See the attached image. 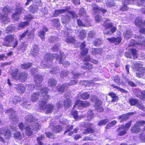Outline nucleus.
Segmentation results:
<instances>
[{
	"label": "nucleus",
	"mask_w": 145,
	"mask_h": 145,
	"mask_svg": "<svg viewBox=\"0 0 145 145\" xmlns=\"http://www.w3.org/2000/svg\"><path fill=\"white\" fill-rule=\"evenodd\" d=\"M48 90L47 88L45 87L42 88L39 93L35 92L32 93L31 98V101L33 102L36 101L38 99L39 95L44 97V98H46L48 97V95H47Z\"/></svg>",
	"instance_id": "obj_1"
},
{
	"label": "nucleus",
	"mask_w": 145,
	"mask_h": 145,
	"mask_svg": "<svg viewBox=\"0 0 145 145\" xmlns=\"http://www.w3.org/2000/svg\"><path fill=\"white\" fill-rule=\"evenodd\" d=\"M0 141L5 142L3 137L5 139H9L11 136V133L8 129H5V128H2L0 130Z\"/></svg>",
	"instance_id": "obj_2"
},
{
	"label": "nucleus",
	"mask_w": 145,
	"mask_h": 145,
	"mask_svg": "<svg viewBox=\"0 0 145 145\" xmlns=\"http://www.w3.org/2000/svg\"><path fill=\"white\" fill-rule=\"evenodd\" d=\"M134 68L137 71V76L140 77L142 76L145 73V68L142 66V64L140 62H137L134 65Z\"/></svg>",
	"instance_id": "obj_3"
},
{
	"label": "nucleus",
	"mask_w": 145,
	"mask_h": 145,
	"mask_svg": "<svg viewBox=\"0 0 145 145\" xmlns=\"http://www.w3.org/2000/svg\"><path fill=\"white\" fill-rule=\"evenodd\" d=\"M61 103V102H57L56 105V107L54 106L52 104H49L46 105L44 109L46 110V113H51L54 109L56 111H57L59 108L63 106V105Z\"/></svg>",
	"instance_id": "obj_4"
},
{
	"label": "nucleus",
	"mask_w": 145,
	"mask_h": 145,
	"mask_svg": "<svg viewBox=\"0 0 145 145\" xmlns=\"http://www.w3.org/2000/svg\"><path fill=\"white\" fill-rule=\"evenodd\" d=\"M7 114L9 115V118L11 119H14L13 120L14 124H16L17 123V121H18V117L15 113V111L13 109L10 108L7 111Z\"/></svg>",
	"instance_id": "obj_5"
},
{
	"label": "nucleus",
	"mask_w": 145,
	"mask_h": 145,
	"mask_svg": "<svg viewBox=\"0 0 145 145\" xmlns=\"http://www.w3.org/2000/svg\"><path fill=\"white\" fill-rule=\"evenodd\" d=\"M14 39L13 36L12 35L7 36L4 38L5 41L3 43V45L8 47L10 46V43L13 41Z\"/></svg>",
	"instance_id": "obj_6"
},
{
	"label": "nucleus",
	"mask_w": 145,
	"mask_h": 145,
	"mask_svg": "<svg viewBox=\"0 0 145 145\" xmlns=\"http://www.w3.org/2000/svg\"><path fill=\"white\" fill-rule=\"evenodd\" d=\"M25 10L21 7L17 8L16 10L15 13H14L12 16V18L14 20H18L19 19V16L21 13H24Z\"/></svg>",
	"instance_id": "obj_7"
},
{
	"label": "nucleus",
	"mask_w": 145,
	"mask_h": 145,
	"mask_svg": "<svg viewBox=\"0 0 145 145\" xmlns=\"http://www.w3.org/2000/svg\"><path fill=\"white\" fill-rule=\"evenodd\" d=\"M65 56L63 54H60V56L58 55L57 59L59 61V63L60 64H62L64 67H67L69 65L70 63L68 61L65 62L63 61L64 59L65 58Z\"/></svg>",
	"instance_id": "obj_8"
},
{
	"label": "nucleus",
	"mask_w": 145,
	"mask_h": 145,
	"mask_svg": "<svg viewBox=\"0 0 145 145\" xmlns=\"http://www.w3.org/2000/svg\"><path fill=\"white\" fill-rule=\"evenodd\" d=\"M58 57L57 54H54V55L51 54L50 53H47L45 54L44 56V59L48 61H52V60L54 58L56 59Z\"/></svg>",
	"instance_id": "obj_9"
},
{
	"label": "nucleus",
	"mask_w": 145,
	"mask_h": 145,
	"mask_svg": "<svg viewBox=\"0 0 145 145\" xmlns=\"http://www.w3.org/2000/svg\"><path fill=\"white\" fill-rule=\"evenodd\" d=\"M96 103L94 105V107L95 109L98 110V111L100 112H102L103 110V108L101 107V102L100 100L96 99Z\"/></svg>",
	"instance_id": "obj_10"
},
{
	"label": "nucleus",
	"mask_w": 145,
	"mask_h": 145,
	"mask_svg": "<svg viewBox=\"0 0 145 145\" xmlns=\"http://www.w3.org/2000/svg\"><path fill=\"white\" fill-rule=\"evenodd\" d=\"M107 39L110 42L114 43L116 45L119 44L121 41L120 37H117L116 38L114 37L108 38Z\"/></svg>",
	"instance_id": "obj_11"
},
{
	"label": "nucleus",
	"mask_w": 145,
	"mask_h": 145,
	"mask_svg": "<svg viewBox=\"0 0 145 145\" xmlns=\"http://www.w3.org/2000/svg\"><path fill=\"white\" fill-rule=\"evenodd\" d=\"M15 87L18 91L20 93H22L25 91V88L22 84H16L15 85Z\"/></svg>",
	"instance_id": "obj_12"
},
{
	"label": "nucleus",
	"mask_w": 145,
	"mask_h": 145,
	"mask_svg": "<svg viewBox=\"0 0 145 145\" xmlns=\"http://www.w3.org/2000/svg\"><path fill=\"white\" fill-rule=\"evenodd\" d=\"M71 18V16H69L68 13L65 15L62 16L61 19L62 22L63 24H65V25L66 26V24L69 22Z\"/></svg>",
	"instance_id": "obj_13"
},
{
	"label": "nucleus",
	"mask_w": 145,
	"mask_h": 145,
	"mask_svg": "<svg viewBox=\"0 0 145 145\" xmlns=\"http://www.w3.org/2000/svg\"><path fill=\"white\" fill-rule=\"evenodd\" d=\"M135 0H123V3L124 4L121 8V10L122 11H126L128 9V7L126 5L130 3L131 1L132 2L135 1Z\"/></svg>",
	"instance_id": "obj_14"
},
{
	"label": "nucleus",
	"mask_w": 145,
	"mask_h": 145,
	"mask_svg": "<svg viewBox=\"0 0 145 145\" xmlns=\"http://www.w3.org/2000/svg\"><path fill=\"white\" fill-rule=\"evenodd\" d=\"M92 7L93 12H97L99 11H101L103 13H105L106 11L105 9H100L97 5L95 4H92Z\"/></svg>",
	"instance_id": "obj_15"
},
{
	"label": "nucleus",
	"mask_w": 145,
	"mask_h": 145,
	"mask_svg": "<svg viewBox=\"0 0 145 145\" xmlns=\"http://www.w3.org/2000/svg\"><path fill=\"white\" fill-rule=\"evenodd\" d=\"M34 78L35 83L37 84H40L42 82L43 79V77L39 74H37L35 75Z\"/></svg>",
	"instance_id": "obj_16"
},
{
	"label": "nucleus",
	"mask_w": 145,
	"mask_h": 145,
	"mask_svg": "<svg viewBox=\"0 0 145 145\" xmlns=\"http://www.w3.org/2000/svg\"><path fill=\"white\" fill-rule=\"evenodd\" d=\"M64 33H65V35L66 36H65V37L66 38L67 37V38L63 39V40H65V42L68 43H72L74 41V39L71 36H69L68 35V32H64Z\"/></svg>",
	"instance_id": "obj_17"
},
{
	"label": "nucleus",
	"mask_w": 145,
	"mask_h": 145,
	"mask_svg": "<svg viewBox=\"0 0 145 145\" xmlns=\"http://www.w3.org/2000/svg\"><path fill=\"white\" fill-rule=\"evenodd\" d=\"M131 131L132 133L137 134L140 131V128L137 127V124H135L134 126L131 127Z\"/></svg>",
	"instance_id": "obj_18"
},
{
	"label": "nucleus",
	"mask_w": 145,
	"mask_h": 145,
	"mask_svg": "<svg viewBox=\"0 0 145 145\" xmlns=\"http://www.w3.org/2000/svg\"><path fill=\"white\" fill-rule=\"evenodd\" d=\"M25 120L28 123H29L34 122L35 119L33 116L31 114H29L25 117Z\"/></svg>",
	"instance_id": "obj_19"
},
{
	"label": "nucleus",
	"mask_w": 145,
	"mask_h": 145,
	"mask_svg": "<svg viewBox=\"0 0 145 145\" xmlns=\"http://www.w3.org/2000/svg\"><path fill=\"white\" fill-rule=\"evenodd\" d=\"M27 46V44L25 43H22L18 45L17 47V49L19 51L24 52L26 50Z\"/></svg>",
	"instance_id": "obj_20"
},
{
	"label": "nucleus",
	"mask_w": 145,
	"mask_h": 145,
	"mask_svg": "<svg viewBox=\"0 0 145 145\" xmlns=\"http://www.w3.org/2000/svg\"><path fill=\"white\" fill-rule=\"evenodd\" d=\"M27 73L25 72L21 73L18 76V79L21 82L24 81L27 79Z\"/></svg>",
	"instance_id": "obj_21"
},
{
	"label": "nucleus",
	"mask_w": 145,
	"mask_h": 145,
	"mask_svg": "<svg viewBox=\"0 0 145 145\" xmlns=\"http://www.w3.org/2000/svg\"><path fill=\"white\" fill-rule=\"evenodd\" d=\"M39 48L37 45H35L33 47V49L31 50V54L34 57H35L38 54Z\"/></svg>",
	"instance_id": "obj_22"
},
{
	"label": "nucleus",
	"mask_w": 145,
	"mask_h": 145,
	"mask_svg": "<svg viewBox=\"0 0 145 145\" xmlns=\"http://www.w3.org/2000/svg\"><path fill=\"white\" fill-rule=\"evenodd\" d=\"M136 38L138 39V45H143L145 44V38L141 36H137Z\"/></svg>",
	"instance_id": "obj_23"
},
{
	"label": "nucleus",
	"mask_w": 145,
	"mask_h": 145,
	"mask_svg": "<svg viewBox=\"0 0 145 145\" xmlns=\"http://www.w3.org/2000/svg\"><path fill=\"white\" fill-rule=\"evenodd\" d=\"M131 124V121H130L128 123L125 125H121L118 129H117V131H119L120 130H121L123 129H125L126 130H127L129 128Z\"/></svg>",
	"instance_id": "obj_24"
},
{
	"label": "nucleus",
	"mask_w": 145,
	"mask_h": 145,
	"mask_svg": "<svg viewBox=\"0 0 145 145\" xmlns=\"http://www.w3.org/2000/svg\"><path fill=\"white\" fill-rule=\"evenodd\" d=\"M29 22L27 21L22 22L20 23L18 26V29L20 30L21 29H23L24 27L29 25Z\"/></svg>",
	"instance_id": "obj_25"
},
{
	"label": "nucleus",
	"mask_w": 145,
	"mask_h": 145,
	"mask_svg": "<svg viewBox=\"0 0 145 145\" xmlns=\"http://www.w3.org/2000/svg\"><path fill=\"white\" fill-rule=\"evenodd\" d=\"M68 10V9L67 8L55 10L54 14V16H56L59 15L60 14H62L65 12L67 11Z\"/></svg>",
	"instance_id": "obj_26"
},
{
	"label": "nucleus",
	"mask_w": 145,
	"mask_h": 145,
	"mask_svg": "<svg viewBox=\"0 0 145 145\" xmlns=\"http://www.w3.org/2000/svg\"><path fill=\"white\" fill-rule=\"evenodd\" d=\"M47 31V29L46 28H44L42 30H40L39 32V35L42 40H44L45 33L46 31Z\"/></svg>",
	"instance_id": "obj_27"
},
{
	"label": "nucleus",
	"mask_w": 145,
	"mask_h": 145,
	"mask_svg": "<svg viewBox=\"0 0 145 145\" xmlns=\"http://www.w3.org/2000/svg\"><path fill=\"white\" fill-rule=\"evenodd\" d=\"M83 69L89 71L92 69L93 68L92 65L90 63H85L84 66L81 67Z\"/></svg>",
	"instance_id": "obj_28"
},
{
	"label": "nucleus",
	"mask_w": 145,
	"mask_h": 145,
	"mask_svg": "<svg viewBox=\"0 0 145 145\" xmlns=\"http://www.w3.org/2000/svg\"><path fill=\"white\" fill-rule=\"evenodd\" d=\"M31 126L29 125L27 126L25 128V134L28 136H31L33 133L32 130L31 128Z\"/></svg>",
	"instance_id": "obj_29"
},
{
	"label": "nucleus",
	"mask_w": 145,
	"mask_h": 145,
	"mask_svg": "<svg viewBox=\"0 0 145 145\" xmlns=\"http://www.w3.org/2000/svg\"><path fill=\"white\" fill-rule=\"evenodd\" d=\"M62 130V127L60 125H56L52 128V130L55 133H59Z\"/></svg>",
	"instance_id": "obj_30"
},
{
	"label": "nucleus",
	"mask_w": 145,
	"mask_h": 145,
	"mask_svg": "<svg viewBox=\"0 0 145 145\" xmlns=\"http://www.w3.org/2000/svg\"><path fill=\"white\" fill-rule=\"evenodd\" d=\"M30 126H31V127H32L33 129L35 130L40 128L41 126V125L38 123L34 122Z\"/></svg>",
	"instance_id": "obj_31"
},
{
	"label": "nucleus",
	"mask_w": 145,
	"mask_h": 145,
	"mask_svg": "<svg viewBox=\"0 0 145 145\" xmlns=\"http://www.w3.org/2000/svg\"><path fill=\"white\" fill-rule=\"evenodd\" d=\"M56 82L54 78L49 79L48 81V86L51 87H54L56 84Z\"/></svg>",
	"instance_id": "obj_32"
},
{
	"label": "nucleus",
	"mask_w": 145,
	"mask_h": 145,
	"mask_svg": "<svg viewBox=\"0 0 145 145\" xmlns=\"http://www.w3.org/2000/svg\"><path fill=\"white\" fill-rule=\"evenodd\" d=\"M71 102L69 98H67L64 101V105L66 108L69 107L71 106Z\"/></svg>",
	"instance_id": "obj_33"
},
{
	"label": "nucleus",
	"mask_w": 145,
	"mask_h": 145,
	"mask_svg": "<svg viewBox=\"0 0 145 145\" xmlns=\"http://www.w3.org/2000/svg\"><path fill=\"white\" fill-rule=\"evenodd\" d=\"M15 27L12 25L8 26L6 28V32L7 33H8L10 32H12L15 30Z\"/></svg>",
	"instance_id": "obj_34"
},
{
	"label": "nucleus",
	"mask_w": 145,
	"mask_h": 145,
	"mask_svg": "<svg viewBox=\"0 0 145 145\" xmlns=\"http://www.w3.org/2000/svg\"><path fill=\"white\" fill-rule=\"evenodd\" d=\"M68 88L67 84H63L59 87H57L58 91L61 93H63L65 89H67Z\"/></svg>",
	"instance_id": "obj_35"
},
{
	"label": "nucleus",
	"mask_w": 145,
	"mask_h": 145,
	"mask_svg": "<svg viewBox=\"0 0 145 145\" xmlns=\"http://www.w3.org/2000/svg\"><path fill=\"white\" fill-rule=\"evenodd\" d=\"M48 98V97L46 98H44L45 101H41L39 103V106L40 108L42 110H44L46 107V99H47V98Z\"/></svg>",
	"instance_id": "obj_36"
},
{
	"label": "nucleus",
	"mask_w": 145,
	"mask_h": 145,
	"mask_svg": "<svg viewBox=\"0 0 145 145\" xmlns=\"http://www.w3.org/2000/svg\"><path fill=\"white\" fill-rule=\"evenodd\" d=\"M102 52L101 49L99 48H93L92 49L91 54L93 55H95L97 54H100Z\"/></svg>",
	"instance_id": "obj_37"
},
{
	"label": "nucleus",
	"mask_w": 145,
	"mask_h": 145,
	"mask_svg": "<svg viewBox=\"0 0 145 145\" xmlns=\"http://www.w3.org/2000/svg\"><path fill=\"white\" fill-rule=\"evenodd\" d=\"M126 39H129L131 38L132 35V32L130 30H127L125 33H123Z\"/></svg>",
	"instance_id": "obj_38"
},
{
	"label": "nucleus",
	"mask_w": 145,
	"mask_h": 145,
	"mask_svg": "<svg viewBox=\"0 0 145 145\" xmlns=\"http://www.w3.org/2000/svg\"><path fill=\"white\" fill-rule=\"evenodd\" d=\"M78 14L80 16L84 17L85 16L86 14L85 9L83 8H80L79 10Z\"/></svg>",
	"instance_id": "obj_39"
},
{
	"label": "nucleus",
	"mask_w": 145,
	"mask_h": 145,
	"mask_svg": "<svg viewBox=\"0 0 145 145\" xmlns=\"http://www.w3.org/2000/svg\"><path fill=\"white\" fill-rule=\"evenodd\" d=\"M116 27L113 26V25L111 28V30L110 31H104V34H106L108 35L109 34H111L112 33H113L115 32L116 31Z\"/></svg>",
	"instance_id": "obj_40"
},
{
	"label": "nucleus",
	"mask_w": 145,
	"mask_h": 145,
	"mask_svg": "<svg viewBox=\"0 0 145 145\" xmlns=\"http://www.w3.org/2000/svg\"><path fill=\"white\" fill-rule=\"evenodd\" d=\"M32 65L31 63H24L21 65V68L24 69H26L30 68Z\"/></svg>",
	"instance_id": "obj_41"
},
{
	"label": "nucleus",
	"mask_w": 145,
	"mask_h": 145,
	"mask_svg": "<svg viewBox=\"0 0 145 145\" xmlns=\"http://www.w3.org/2000/svg\"><path fill=\"white\" fill-rule=\"evenodd\" d=\"M92 111L91 110H89L88 111L87 118L88 120H91L93 117V114L92 113Z\"/></svg>",
	"instance_id": "obj_42"
},
{
	"label": "nucleus",
	"mask_w": 145,
	"mask_h": 145,
	"mask_svg": "<svg viewBox=\"0 0 145 145\" xmlns=\"http://www.w3.org/2000/svg\"><path fill=\"white\" fill-rule=\"evenodd\" d=\"M142 20L140 17H138L135 19V23L137 26H141Z\"/></svg>",
	"instance_id": "obj_43"
},
{
	"label": "nucleus",
	"mask_w": 145,
	"mask_h": 145,
	"mask_svg": "<svg viewBox=\"0 0 145 145\" xmlns=\"http://www.w3.org/2000/svg\"><path fill=\"white\" fill-rule=\"evenodd\" d=\"M95 130L91 127L87 128L86 129L84 130L83 133L85 134H87L89 133H93L94 132Z\"/></svg>",
	"instance_id": "obj_44"
},
{
	"label": "nucleus",
	"mask_w": 145,
	"mask_h": 145,
	"mask_svg": "<svg viewBox=\"0 0 145 145\" xmlns=\"http://www.w3.org/2000/svg\"><path fill=\"white\" fill-rule=\"evenodd\" d=\"M0 18L4 22H9L10 19L7 15H0Z\"/></svg>",
	"instance_id": "obj_45"
},
{
	"label": "nucleus",
	"mask_w": 145,
	"mask_h": 145,
	"mask_svg": "<svg viewBox=\"0 0 145 145\" xmlns=\"http://www.w3.org/2000/svg\"><path fill=\"white\" fill-rule=\"evenodd\" d=\"M37 7L36 5H31L30 6V11L33 13H35L37 10Z\"/></svg>",
	"instance_id": "obj_46"
},
{
	"label": "nucleus",
	"mask_w": 145,
	"mask_h": 145,
	"mask_svg": "<svg viewBox=\"0 0 145 145\" xmlns=\"http://www.w3.org/2000/svg\"><path fill=\"white\" fill-rule=\"evenodd\" d=\"M106 4V6L109 7H112L115 5L113 0H107Z\"/></svg>",
	"instance_id": "obj_47"
},
{
	"label": "nucleus",
	"mask_w": 145,
	"mask_h": 145,
	"mask_svg": "<svg viewBox=\"0 0 145 145\" xmlns=\"http://www.w3.org/2000/svg\"><path fill=\"white\" fill-rule=\"evenodd\" d=\"M44 138V135H41L40 137H37V141L38 142V144L39 145H43V144L40 142V141L43 140Z\"/></svg>",
	"instance_id": "obj_48"
},
{
	"label": "nucleus",
	"mask_w": 145,
	"mask_h": 145,
	"mask_svg": "<svg viewBox=\"0 0 145 145\" xmlns=\"http://www.w3.org/2000/svg\"><path fill=\"white\" fill-rule=\"evenodd\" d=\"M86 31L82 30L80 32L79 35V37L80 39H83L86 35Z\"/></svg>",
	"instance_id": "obj_49"
},
{
	"label": "nucleus",
	"mask_w": 145,
	"mask_h": 145,
	"mask_svg": "<svg viewBox=\"0 0 145 145\" xmlns=\"http://www.w3.org/2000/svg\"><path fill=\"white\" fill-rule=\"evenodd\" d=\"M80 97L84 99H88L89 97V94L87 93H83L80 94Z\"/></svg>",
	"instance_id": "obj_50"
},
{
	"label": "nucleus",
	"mask_w": 145,
	"mask_h": 145,
	"mask_svg": "<svg viewBox=\"0 0 145 145\" xmlns=\"http://www.w3.org/2000/svg\"><path fill=\"white\" fill-rule=\"evenodd\" d=\"M112 86L114 88L118 89L119 91H120L123 93H127L128 91L126 90H125L124 89L121 88H120L114 85V84H112Z\"/></svg>",
	"instance_id": "obj_51"
},
{
	"label": "nucleus",
	"mask_w": 145,
	"mask_h": 145,
	"mask_svg": "<svg viewBox=\"0 0 145 145\" xmlns=\"http://www.w3.org/2000/svg\"><path fill=\"white\" fill-rule=\"evenodd\" d=\"M138 101L135 99H131L129 100V103L131 105H135L138 103Z\"/></svg>",
	"instance_id": "obj_52"
},
{
	"label": "nucleus",
	"mask_w": 145,
	"mask_h": 145,
	"mask_svg": "<svg viewBox=\"0 0 145 145\" xmlns=\"http://www.w3.org/2000/svg\"><path fill=\"white\" fill-rule=\"evenodd\" d=\"M102 42V41L100 39H96L95 40L93 44L95 46H99L100 44H101Z\"/></svg>",
	"instance_id": "obj_53"
},
{
	"label": "nucleus",
	"mask_w": 145,
	"mask_h": 145,
	"mask_svg": "<svg viewBox=\"0 0 145 145\" xmlns=\"http://www.w3.org/2000/svg\"><path fill=\"white\" fill-rule=\"evenodd\" d=\"M116 123V120H114L111 122L108 123L106 126V129H109L110 127L114 126Z\"/></svg>",
	"instance_id": "obj_54"
},
{
	"label": "nucleus",
	"mask_w": 145,
	"mask_h": 145,
	"mask_svg": "<svg viewBox=\"0 0 145 145\" xmlns=\"http://www.w3.org/2000/svg\"><path fill=\"white\" fill-rule=\"evenodd\" d=\"M112 25V24L111 23H106L103 24V26L105 29H108L109 28H111Z\"/></svg>",
	"instance_id": "obj_55"
},
{
	"label": "nucleus",
	"mask_w": 145,
	"mask_h": 145,
	"mask_svg": "<svg viewBox=\"0 0 145 145\" xmlns=\"http://www.w3.org/2000/svg\"><path fill=\"white\" fill-rule=\"evenodd\" d=\"M108 122V120L107 119L101 120L99 121L98 123V125L99 126H100L102 125H105Z\"/></svg>",
	"instance_id": "obj_56"
},
{
	"label": "nucleus",
	"mask_w": 145,
	"mask_h": 145,
	"mask_svg": "<svg viewBox=\"0 0 145 145\" xmlns=\"http://www.w3.org/2000/svg\"><path fill=\"white\" fill-rule=\"evenodd\" d=\"M52 22L54 26H58L60 25V22L58 19H54L52 20Z\"/></svg>",
	"instance_id": "obj_57"
},
{
	"label": "nucleus",
	"mask_w": 145,
	"mask_h": 145,
	"mask_svg": "<svg viewBox=\"0 0 145 145\" xmlns=\"http://www.w3.org/2000/svg\"><path fill=\"white\" fill-rule=\"evenodd\" d=\"M131 51L133 56V59H135L137 58V56L136 50L135 49H132L131 50Z\"/></svg>",
	"instance_id": "obj_58"
},
{
	"label": "nucleus",
	"mask_w": 145,
	"mask_h": 145,
	"mask_svg": "<svg viewBox=\"0 0 145 145\" xmlns=\"http://www.w3.org/2000/svg\"><path fill=\"white\" fill-rule=\"evenodd\" d=\"M10 9L9 8L5 7L4 8L3 10V13L5 15H7L10 12Z\"/></svg>",
	"instance_id": "obj_59"
},
{
	"label": "nucleus",
	"mask_w": 145,
	"mask_h": 145,
	"mask_svg": "<svg viewBox=\"0 0 145 145\" xmlns=\"http://www.w3.org/2000/svg\"><path fill=\"white\" fill-rule=\"evenodd\" d=\"M113 80L114 82L118 84H119L120 83L121 80L118 76H115Z\"/></svg>",
	"instance_id": "obj_60"
},
{
	"label": "nucleus",
	"mask_w": 145,
	"mask_h": 145,
	"mask_svg": "<svg viewBox=\"0 0 145 145\" xmlns=\"http://www.w3.org/2000/svg\"><path fill=\"white\" fill-rule=\"evenodd\" d=\"M83 102L80 100H78L76 103L75 105L74 106V108L76 106L82 107Z\"/></svg>",
	"instance_id": "obj_61"
},
{
	"label": "nucleus",
	"mask_w": 145,
	"mask_h": 145,
	"mask_svg": "<svg viewBox=\"0 0 145 145\" xmlns=\"http://www.w3.org/2000/svg\"><path fill=\"white\" fill-rule=\"evenodd\" d=\"M28 37L29 39L33 38L34 37V32L33 31H30L27 30Z\"/></svg>",
	"instance_id": "obj_62"
},
{
	"label": "nucleus",
	"mask_w": 145,
	"mask_h": 145,
	"mask_svg": "<svg viewBox=\"0 0 145 145\" xmlns=\"http://www.w3.org/2000/svg\"><path fill=\"white\" fill-rule=\"evenodd\" d=\"M68 13L71 17H72L73 18H76L78 17L77 14L74 12H69Z\"/></svg>",
	"instance_id": "obj_63"
},
{
	"label": "nucleus",
	"mask_w": 145,
	"mask_h": 145,
	"mask_svg": "<svg viewBox=\"0 0 145 145\" xmlns=\"http://www.w3.org/2000/svg\"><path fill=\"white\" fill-rule=\"evenodd\" d=\"M45 135L48 137L50 138H54V134L50 132H46Z\"/></svg>",
	"instance_id": "obj_64"
}]
</instances>
